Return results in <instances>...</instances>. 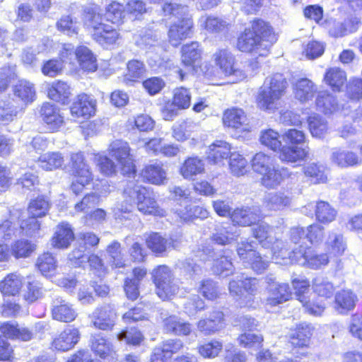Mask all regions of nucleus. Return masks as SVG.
<instances>
[{
  "label": "nucleus",
  "instance_id": "obj_20",
  "mask_svg": "<svg viewBox=\"0 0 362 362\" xmlns=\"http://www.w3.org/2000/svg\"><path fill=\"white\" fill-rule=\"evenodd\" d=\"M262 216L261 210L257 206L237 209L230 215L232 221L242 226L255 224Z\"/></svg>",
  "mask_w": 362,
  "mask_h": 362
},
{
  "label": "nucleus",
  "instance_id": "obj_54",
  "mask_svg": "<svg viewBox=\"0 0 362 362\" xmlns=\"http://www.w3.org/2000/svg\"><path fill=\"white\" fill-rule=\"evenodd\" d=\"M40 166L45 170H52L60 168L64 158L59 152H47L39 158Z\"/></svg>",
  "mask_w": 362,
  "mask_h": 362
},
{
  "label": "nucleus",
  "instance_id": "obj_45",
  "mask_svg": "<svg viewBox=\"0 0 362 362\" xmlns=\"http://www.w3.org/2000/svg\"><path fill=\"white\" fill-rule=\"evenodd\" d=\"M312 288L316 295L325 299L332 298L335 291L333 284L327 277L322 276H316L313 280Z\"/></svg>",
  "mask_w": 362,
  "mask_h": 362
},
{
  "label": "nucleus",
  "instance_id": "obj_5",
  "mask_svg": "<svg viewBox=\"0 0 362 362\" xmlns=\"http://www.w3.org/2000/svg\"><path fill=\"white\" fill-rule=\"evenodd\" d=\"M290 257L288 259H283L281 264L296 262L310 269H317L329 262L327 254L318 255L312 248L303 247L302 245L290 248Z\"/></svg>",
  "mask_w": 362,
  "mask_h": 362
},
{
  "label": "nucleus",
  "instance_id": "obj_12",
  "mask_svg": "<svg viewBox=\"0 0 362 362\" xmlns=\"http://www.w3.org/2000/svg\"><path fill=\"white\" fill-rule=\"evenodd\" d=\"M69 55H75L80 67L83 71L88 72L96 71L98 68L96 57L87 47L80 46L73 53L71 45H68V47H64L62 52L61 59L65 61L69 59Z\"/></svg>",
  "mask_w": 362,
  "mask_h": 362
},
{
  "label": "nucleus",
  "instance_id": "obj_42",
  "mask_svg": "<svg viewBox=\"0 0 362 362\" xmlns=\"http://www.w3.org/2000/svg\"><path fill=\"white\" fill-rule=\"evenodd\" d=\"M23 286V278L16 274H8L0 283V291L4 296H16Z\"/></svg>",
  "mask_w": 362,
  "mask_h": 362
},
{
  "label": "nucleus",
  "instance_id": "obj_40",
  "mask_svg": "<svg viewBox=\"0 0 362 362\" xmlns=\"http://www.w3.org/2000/svg\"><path fill=\"white\" fill-rule=\"evenodd\" d=\"M90 341L91 350L100 358H105L114 351L112 343L100 334L92 335Z\"/></svg>",
  "mask_w": 362,
  "mask_h": 362
},
{
  "label": "nucleus",
  "instance_id": "obj_2",
  "mask_svg": "<svg viewBox=\"0 0 362 362\" xmlns=\"http://www.w3.org/2000/svg\"><path fill=\"white\" fill-rule=\"evenodd\" d=\"M288 82L281 74L276 73L265 78L257 96L258 107L263 110L278 109L279 100L286 93Z\"/></svg>",
  "mask_w": 362,
  "mask_h": 362
},
{
  "label": "nucleus",
  "instance_id": "obj_23",
  "mask_svg": "<svg viewBox=\"0 0 362 362\" xmlns=\"http://www.w3.org/2000/svg\"><path fill=\"white\" fill-rule=\"evenodd\" d=\"M74 240V233L71 226L67 223H61L55 229L51 240L52 245L58 249L67 248Z\"/></svg>",
  "mask_w": 362,
  "mask_h": 362
},
{
  "label": "nucleus",
  "instance_id": "obj_53",
  "mask_svg": "<svg viewBox=\"0 0 362 362\" xmlns=\"http://www.w3.org/2000/svg\"><path fill=\"white\" fill-rule=\"evenodd\" d=\"M303 172L305 176L310 177V181L314 184L324 183L327 180L325 166L316 163L307 164L303 168Z\"/></svg>",
  "mask_w": 362,
  "mask_h": 362
},
{
  "label": "nucleus",
  "instance_id": "obj_27",
  "mask_svg": "<svg viewBox=\"0 0 362 362\" xmlns=\"http://www.w3.org/2000/svg\"><path fill=\"white\" fill-rule=\"evenodd\" d=\"M308 153V146H284L280 149L279 159L282 162L296 163L305 160Z\"/></svg>",
  "mask_w": 362,
  "mask_h": 362
},
{
  "label": "nucleus",
  "instance_id": "obj_3",
  "mask_svg": "<svg viewBox=\"0 0 362 362\" xmlns=\"http://www.w3.org/2000/svg\"><path fill=\"white\" fill-rule=\"evenodd\" d=\"M251 165L252 170L262 176V184L267 188L277 187L284 177L290 176L287 168L276 169L274 158L262 152L253 156Z\"/></svg>",
  "mask_w": 362,
  "mask_h": 362
},
{
  "label": "nucleus",
  "instance_id": "obj_6",
  "mask_svg": "<svg viewBox=\"0 0 362 362\" xmlns=\"http://www.w3.org/2000/svg\"><path fill=\"white\" fill-rule=\"evenodd\" d=\"M259 288V280L256 278L237 276L230 281L228 288L230 295L241 300L240 303L245 306L251 305L252 296L257 294Z\"/></svg>",
  "mask_w": 362,
  "mask_h": 362
},
{
  "label": "nucleus",
  "instance_id": "obj_26",
  "mask_svg": "<svg viewBox=\"0 0 362 362\" xmlns=\"http://www.w3.org/2000/svg\"><path fill=\"white\" fill-rule=\"evenodd\" d=\"M223 313L221 311H213L208 318L201 320L197 323L198 329L205 335L214 334L223 327Z\"/></svg>",
  "mask_w": 362,
  "mask_h": 362
},
{
  "label": "nucleus",
  "instance_id": "obj_56",
  "mask_svg": "<svg viewBox=\"0 0 362 362\" xmlns=\"http://www.w3.org/2000/svg\"><path fill=\"white\" fill-rule=\"evenodd\" d=\"M163 12L165 16H168L169 18H175L177 21L182 20L185 17H190L188 14V7L176 2L165 3L163 6Z\"/></svg>",
  "mask_w": 362,
  "mask_h": 362
},
{
  "label": "nucleus",
  "instance_id": "obj_8",
  "mask_svg": "<svg viewBox=\"0 0 362 362\" xmlns=\"http://www.w3.org/2000/svg\"><path fill=\"white\" fill-rule=\"evenodd\" d=\"M70 167L76 180L71 185L72 192L78 194L84 187L93 180V173L89 165L85 162L84 156L81 153H71L70 157Z\"/></svg>",
  "mask_w": 362,
  "mask_h": 362
},
{
  "label": "nucleus",
  "instance_id": "obj_4",
  "mask_svg": "<svg viewBox=\"0 0 362 362\" xmlns=\"http://www.w3.org/2000/svg\"><path fill=\"white\" fill-rule=\"evenodd\" d=\"M254 237L257 239L262 246L269 248L272 255V259L276 264H281L283 259L290 257V247L281 240L273 235V228L267 223L262 222L252 228Z\"/></svg>",
  "mask_w": 362,
  "mask_h": 362
},
{
  "label": "nucleus",
  "instance_id": "obj_48",
  "mask_svg": "<svg viewBox=\"0 0 362 362\" xmlns=\"http://www.w3.org/2000/svg\"><path fill=\"white\" fill-rule=\"evenodd\" d=\"M36 266L43 276H52L56 272L57 262L52 253L45 252L37 257Z\"/></svg>",
  "mask_w": 362,
  "mask_h": 362
},
{
  "label": "nucleus",
  "instance_id": "obj_52",
  "mask_svg": "<svg viewBox=\"0 0 362 362\" xmlns=\"http://www.w3.org/2000/svg\"><path fill=\"white\" fill-rule=\"evenodd\" d=\"M337 211L326 202L320 201L315 205L316 219L322 223H329L337 216Z\"/></svg>",
  "mask_w": 362,
  "mask_h": 362
},
{
  "label": "nucleus",
  "instance_id": "obj_36",
  "mask_svg": "<svg viewBox=\"0 0 362 362\" xmlns=\"http://www.w3.org/2000/svg\"><path fill=\"white\" fill-rule=\"evenodd\" d=\"M223 122L225 126L238 129L247 124V119L242 109L231 108L225 111Z\"/></svg>",
  "mask_w": 362,
  "mask_h": 362
},
{
  "label": "nucleus",
  "instance_id": "obj_24",
  "mask_svg": "<svg viewBox=\"0 0 362 362\" xmlns=\"http://www.w3.org/2000/svg\"><path fill=\"white\" fill-rule=\"evenodd\" d=\"M40 114L42 120L49 126V128L53 131L59 129L64 122L59 108L49 103L42 104Z\"/></svg>",
  "mask_w": 362,
  "mask_h": 362
},
{
  "label": "nucleus",
  "instance_id": "obj_7",
  "mask_svg": "<svg viewBox=\"0 0 362 362\" xmlns=\"http://www.w3.org/2000/svg\"><path fill=\"white\" fill-rule=\"evenodd\" d=\"M153 276L156 286V293L160 299L168 300L177 293L179 286L175 281L172 271L168 266H158L153 270Z\"/></svg>",
  "mask_w": 362,
  "mask_h": 362
},
{
  "label": "nucleus",
  "instance_id": "obj_51",
  "mask_svg": "<svg viewBox=\"0 0 362 362\" xmlns=\"http://www.w3.org/2000/svg\"><path fill=\"white\" fill-rule=\"evenodd\" d=\"M177 214L185 221H190L194 218L204 219L208 217V211L200 206L188 204L184 209L177 210Z\"/></svg>",
  "mask_w": 362,
  "mask_h": 362
},
{
  "label": "nucleus",
  "instance_id": "obj_39",
  "mask_svg": "<svg viewBox=\"0 0 362 362\" xmlns=\"http://www.w3.org/2000/svg\"><path fill=\"white\" fill-rule=\"evenodd\" d=\"M324 81L334 91H340L346 81V72L340 68L328 69L324 76Z\"/></svg>",
  "mask_w": 362,
  "mask_h": 362
},
{
  "label": "nucleus",
  "instance_id": "obj_46",
  "mask_svg": "<svg viewBox=\"0 0 362 362\" xmlns=\"http://www.w3.org/2000/svg\"><path fill=\"white\" fill-rule=\"evenodd\" d=\"M316 105L325 114L332 113L340 109L337 99L327 91L320 92L316 98Z\"/></svg>",
  "mask_w": 362,
  "mask_h": 362
},
{
  "label": "nucleus",
  "instance_id": "obj_1",
  "mask_svg": "<svg viewBox=\"0 0 362 362\" xmlns=\"http://www.w3.org/2000/svg\"><path fill=\"white\" fill-rule=\"evenodd\" d=\"M276 41L277 35L269 23L262 19H255L252 23V28H245L239 36L237 47L241 52L264 57Z\"/></svg>",
  "mask_w": 362,
  "mask_h": 362
},
{
  "label": "nucleus",
  "instance_id": "obj_33",
  "mask_svg": "<svg viewBox=\"0 0 362 362\" xmlns=\"http://www.w3.org/2000/svg\"><path fill=\"white\" fill-rule=\"evenodd\" d=\"M230 153V146L228 143L216 141L209 146L207 159L210 163L218 164L227 159Z\"/></svg>",
  "mask_w": 362,
  "mask_h": 362
},
{
  "label": "nucleus",
  "instance_id": "obj_55",
  "mask_svg": "<svg viewBox=\"0 0 362 362\" xmlns=\"http://www.w3.org/2000/svg\"><path fill=\"white\" fill-rule=\"evenodd\" d=\"M139 211L145 214H152L155 216H163L165 211L160 208L156 199L151 197L144 195V199H141L136 206Z\"/></svg>",
  "mask_w": 362,
  "mask_h": 362
},
{
  "label": "nucleus",
  "instance_id": "obj_29",
  "mask_svg": "<svg viewBox=\"0 0 362 362\" xmlns=\"http://www.w3.org/2000/svg\"><path fill=\"white\" fill-rule=\"evenodd\" d=\"M141 175L145 180L153 185H163L167 180L166 172L163 168V165L159 163L145 166Z\"/></svg>",
  "mask_w": 362,
  "mask_h": 362
},
{
  "label": "nucleus",
  "instance_id": "obj_59",
  "mask_svg": "<svg viewBox=\"0 0 362 362\" xmlns=\"http://www.w3.org/2000/svg\"><path fill=\"white\" fill-rule=\"evenodd\" d=\"M145 72V67L142 62L138 60H132L127 64V71L124 76V81L127 84L136 81L141 78Z\"/></svg>",
  "mask_w": 362,
  "mask_h": 362
},
{
  "label": "nucleus",
  "instance_id": "obj_63",
  "mask_svg": "<svg viewBox=\"0 0 362 362\" xmlns=\"http://www.w3.org/2000/svg\"><path fill=\"white\" fill-rule=\"evenodd\" d=\"M15 95L25 102H32L35 95L33 84L27 81H20L15 86Z\"/></svg>",
  "mask_w": 362,
  "mask_h": 362
},
{
  "label": "nucleus",
  "instance_id": "obj_10",
  "mask_svg": "<svg viewBox=\"0 0 362 362\" xmlns=\"http://www.w3.org/2000/svg\"><path fill=\"white\" fill-rule=\"evenodd\" d=\"M129 151L128 144L122 140H115L109 146L110 155L117 160L124 175L135 173L133 157Z\"/></svg>",
  "mask_w": 362,
  "mask_h": 362
},
{
  "label": "nucleus",
  "instance_id": "obj_61",
  "mask_svg": "<svg viewBox=\"0 0 362 362\" xmlns=\"http://www.w3.org/2000/svg\"><path fill=\"white\" fill-rule=\"evenodd\" d=\"M36 246L29 240H21L11 246V254L16 258H25L30 255Z\"/></svg>",
  "mask_w": 362,
  "mask_h": 362
},
{
  "label": "nucleus",
  "instance_id": "obj_15",
  "mask_svg": "<svg viewBox=\"0 0 362 362\" xmlns=\"http://www.w3.org/2000/svg\"><path fill=\"white\" fill-rule=\"evenodd\" d=\"M215 62L226 76L235 77L236 81H242L246 74L242 70L236 68L235 59L228 50L221 49L214 54Z\"/></svg>",
  "mask_w": 362,
  "mask_h": 362
},
{
  "label": "nucleus",
  "instance_id": "obj_41",
  "mask_svg": "<svg viewBox=\"0 0 362 362\" xmlns=\"http://www.w3.org/2000/svg\"><path fill=\"white\" fill-rule=\"evenodd\" d=\"M1 332L4 337L10 339H17L22 341H29L33 338V333L25 327H18L14 323L6 322L0 327Z\"/></svg>",
  "mask_w": 362,
  "mask_h": 362
},
{
  "label": "nucleus",
  "instance_id": "obj_31",
  "mask_svg": "<svg viewBox=\"0 0 362 362\" xmlns=\"http://www.w3.org/2000/svg\"><path fill=\"white\" fill-rule=\"evenodd\" d=\"M291 199L284 192H273L265 195L263 200L264 206L269 211H281L289 206Z\"/></svg>",
  "mask_w": 362,
  "mask_h": 362
},
{
  "label": "nucleus",
  "instance_id": "obj_50",
  "mask_svg": "<svg viewBox=\"0 0 362 362\" xmlns=\"http://www.w3.org/2000/svg\"><path fill=\"white\" fill-rule=\"evenodd\" d=\"M201 58V49L197 42L185 45L182 47V62L186 66H193Z\"/></svg>",
  "mask_w": 362,
  "mask_h": 362
},
{
  "label": "nucleus",
  "instance_id": "obj_38",
  "mask_svg": "<svg viewBox=\"0 0 362 362\" xmlns=\"http://www.w3.org/2000/svg\"><path fill=\"white\" fill-rule=\"evenodd\" d=\"M199 22L202 27L212 33L226 32L230 26L226 19L214 16H202Z\"/></svg>",
  "mask_w": 362,
  "mask_h": 362
},
{
  "label": "nucleus",
  "instance_id": "obj_49",
  "mask_svg": "<svg viewBox=\"0 0 362 362\" xmlns=\"http://www.w3.org/2000/svg\"><path fill=\"white\" fill-rule=\"evenodd\" d=\"M308 123L310 134L313 137L323 138L328 133L327 120L319 115H313L308 117Z\"/></svg>",
  "mask_w": 362,
  "mask_h": 362
},
{
  "label": "nucleus",
  "instance_id": "obj_18",
  "mask_svg": "<svg viewBox=\"0 0 362 362\" xmlns=\"http://www.w3.org/2000/svg\"><path fill=\"white\" fill-rule=\"evenodd\" d=\"M95 110L96 101L90 95L81 94L73 103L71 112L76 118L88 119L95 115Z\"/></svg>",
  "mask_w": 362,
  "mask_h": 362
},
{
  "label": "nucleus",
  "instance_id": "obj_47",
  "mask_svg": "<svg viewBox=\"0 0 362 362\" xmlns=\"http://www.w3.org/2000/svg\"><path fill=\"white\" fill-rule=\"evenodd\" d=\"M70 95L69 86L63 81L53 83L48 90L49 98L62 104L68 103Z\"/></svg>",
  "mask_w": 362,
  "mask_h": 362
},
{
  "label": "nucleus",
  "instance_id": "obj_35",
  "mask_svg": "<svg viewBox=\"0 0 362 362\" xmlns=\"http://www.w3.org/2000/svg\"><path fill=\"white\" fill-rule=\"evenodd\" d=\"M163 328L167 333L175 335H188L191 332L190 324L175 315L163 320Z\"/></svg>",
  "mask_w": 362,
  "mask_h": 362
},
{
  "label": "nucleus",
  "instance_id": "obj_9",
  "mask_svg": "<svg viewBox=\"0 0 362 362\" xmlns=\"http://www.w3.org/2000/svg\"><path fill=\"white\" fill-rule=\"evenodd\" d=\"M292 285L295 290L297 299L302 303L306 312L313 315H321L325 309V304L322 302L316 303L310 299L309 281L304 279H293Z\"/></svg>",
  "mask_w": 362,
  "mask_h": 362
},
{
  "label": "nucleus",
  "instance_id": "obj_43",
  "mask_svg": "<svg viewBox=\"0 0 362 362\" xmlns=\"http://www.w3.org/2000/svg\"><path fill=\"white\" fill-rule=\"evenodd\" d=\"M204 171V164L202 160L197 157L188 158L182 165L180 172L185 179H193L194 176Z\"/></svg>",
  "mask_w": 362,
  "mask_h": 362
},
{
  "label": "nucleus",
  "instance_id": "obj_21",
  "mask_svg": "<svg viewBox=\"0 0 362 362\" xmlns=\"http://www.w3.org/2000/svg\"><path fill=\"white\" fill-rule=\"evenodd\" d=\"M79 339V330L75 327H68L53 341L52 346L59 351H67L78 343Z\"/></svg>",
  "mask_w": 362,
  "mask_h": 362
},
{
  "label": "nucleus",
  "instance_id": "obj_57",
  "mask_svg": "<svg viewBox=\"0 0 362 362\" xmlns=\"http://www.w3.org/2000/svg\"><path fill=\"white\" fill-rule=\"evenodd\" d=\"M229 158V168L233 175L239 177L247 173V160L241 154L231 153Z\"/></svg>",
  "mask_w": 362,
  "mask_h": 362
},
{
  "label": "nucleus",
  "instance_id": "obj_44",
  "mask_svg": "<svg viewBox=\"0 0 362 362\" xmlns=\"http://www.w3.org/2000/svg\"><path fill=\"white\" fill-rule=\"evenodd\" d=\"M93 38L102 46L112 45L119 39V34L112 26L104 24L96 33H93Z\"/></svg>",
  "mask_w": 362,
  "mask_h": 362
},
{
  "label": "nucleus",
  "instance_id": "obj_60",
  "mask_svg": "<svg viewBox=\"0 0 362 362\" xmlns=\"http://www.w3.org/2000/svg\"><path fill=\"white\" fill-rule=\"evenodd\" d=\"M105 18L114 24L122 22L124 17V8L122 4L112 1L105 8Z\"/></svg>",
  "mask_w": 362,
  "mask_h": 362
},
{
  "label": "nucleus",
  "instance_id": "obj_62",
  "mask_svg": "<svg viewBox=\"0 0 362 362\" xmlns=\"http://www.w3.org/2000/svg\"><path fill=\"white\" fill-rule=\"evenodd\" d=\"M49 207V202L47 199L44 197H37L30 202L28 211L30 216L38 218L45 216Z\"/></svg>",
  "mask_w": 362,
  "mask_h": 362
},
{
  "label": "nucleus",
  "instance_id": "obj_13",
  "mask_svg": "<svg viewBox=\"0 0 362 362\" xmlns=\"http://www.w3.org/2000/svg\"><path fill=\"white\" fill-rule=\"evenodd\" d=\"M147 194V190L141 185L136 184L134 181L127 182L123 190L124 201L118 205L117 209L122 212H129L137 206L144 195Z\"/></svg>",
  "mask_w": 362,
  "mask_h": 362
},
{
  "label": "nucleus",
  "instance_id": "obj_25",
  "mask_svg": "<svg viewBox=\"0 0 362 362\" xmlns=\"http://www.w3.org/2000/svg\"><path fill=\"white\" fill-rule=\"evenodd\" d=\"M317 91L316 85L307 78L297 80L293 85L295 98L302 103L312 100Z\"/></svg>",
  "mask_w": 362,
  "mask_h": 362
},
{
  "label": "nucleus",
  "instance_id": "obj_32",
  "mask_svg": "<svg viewBox=\"0 0 362 362\" xmlns=\"http://www.w3.org/2000/svg\"><path fill=\"white\" fill-rule=\"evenodd\" d=\"M83 21L86 27L96 33L104 25L103 18L96 5H88L83 7Z\"/></svg>",
  "mask_w": 362,
  "mask_h": 362
},
{
  "label": "nucleus",
  "instance_id": "obj_64",
  "mask_svg": "<svg viewBox=\"0 0 362 362\" xmlns=\"http://www.w3.org/2000/svg\"><path fill=\"white\" fill-rule=\"evenodd\" d=\"M321 25L332 37L338 38L346 35L342 21L329 18L322 21Z\"/></svg>",
  "mask_w": 362,
  "mask_h": 362
},
{
  "label": "nucleus",
  "instance_id": "obj_58",
  "mask_svg": "<svg viewBox=\"0 0 362 362\" xmlns=\"http://www.w3.org/2000/svg\"><path fill=\"white\" fill-rule=\"evenodd\" d=\"M327 250L334 255H341L344 253L346 245L341 234L331 232L326 240Z\"/></svg>",
  "mask_w": 362,
  "mask_h": 362
},
{
  "label": "nucleus",
  "instance_id": "obj_19",
  "mask_svg": "<svg viewBox=\"0 0 362 362\" xmlns=\"http://www.w3.org/2000/svg\"><path fill=\"white\" fill-rule=\"evenodd\" d=\"M147 247L158 256H163L172 249L177 247V243L173 238L163 237L158 233H152L146 240Z\"/></svg>",
  "mask_w": 362,
  "mask_h": 362
},
{
  "label": "nucleus",
  "instance_id": "obj_30",
  "mask_svg": "<svg viewBox=\"0 0 362 362\" xmlns=\"http://www.w3.org/2000/svg\"><path fill=\"white\" fill-rule=\"evenodd\" d=\"M269 296L267 298V304L276 306L288 300L291 292L288 284H272L268 288Z\"/></svg>",
  "mask_w": 362,
  "mask_h": 362
},
{
  "label": "nucleus",
  "instance_id": "obj_34",
  "mask_svg": "<svg viewBox=\"0 0 362 362\" xmlns=\"http://www.w3.org/2000/svg\"><path fill=\"white\" fill-rule=\"evenodd\" d=\"M358 298L351 290H341L335 295V309L339 313H346L353 310Z\"/></svg>",
  "mask_w": 362,
  "mask_h": 362
},
{
  "label": "nucleus",
  "instance_id": "obj_37",
  "mask_svg": "<svg viewBox=\"0 0 362 362\" xmlns=\"http://www.w3.org/2000/svg\"><path fill=\"white\" fill-rule=\"evenodd\" d=\"M312 327L309 325L300 324L290 332L291 343L295 346H307L312 336Z\"/></svg>",
  "mask_w": 362,
  "mask_h": 362
},
{
  "label": "nucleus",
  "instance_id": "obj_16",
  "mask_svg": "<svg viewBox=\"0 0 362 362\" xmlns=\"http://www.w3.org/2000/svg\"><path fill=\"white\" fill-rule=\"evenodd\" d=\"M78 316L74 305L66 300L57 297L53 300L52 305V317L61 322H71Z\"/></svg>",
  "mask_w": 362,
  "mask_h": 362
},
{
  "label": "nucleus",
  "instance_id": "obj_22",
  "mask_svg": "<svg viewBox=\"0 0 362 362\" xmlns=\"http://www.w3.org/2000/svg\"><path fill=\"white\" fill-rule=\"evenodd\" d=\"M239 236V232L235 226L229 223H218L214 228L211 239L218 245L230 244Z\"/></svg>",
  "mask_w": 362,
  "mask_h": 362
},
{
  "label": "nucleus",
  "instance_id": "obj_14",
  "mask_svg": "<svg viewBox=\"0 0 362 362\" xmlns=\"http://www.w3.org/2000/svg\"><path fill=\"white\" fill-rule=\"evenodd\" d=\"M91 318L95 327L102 330L111 329L117 319L115 308L111 304L98 307L93 312Z\"/></svg>",
  "mask_w": 362,
  "mask_h": 362
},
{
  "label": "nucleus",
  "instance_id": "obj_28",
  "mask_svg": "<svg viewBox=\"0 0 362 362\" xmlns=\"http://www.w3.org/2000/svg\"><path fill=\"white\" fill-rule=\"evenodd\" d=\"M331 160L341 168L354 166L362 163V159L356 153L340 148L333 149Z\"/></svg>",
  "mask_w": 362,
  "mask_h": 362
},
{
  "label": "nucleus",
  "instance_id": "obj_17",
  "mask_svg": "<svg viewBox=\"0 0 362 362\" xmlns=\"http://www.w3.org/2000/svg\"><path fill=\"white\" fill-rule=\"evenodd\" d=\"M193 21L191 17L183 18L173 23L168 30L170 42L173 46L178 45L180 42L189 37L192 33Z\"/></svg>",
  "mask_w": 362,
  "mask_h": 362
},
{
  "label": "nucleus",
  "instance_id": "obj_11",
  "mask_svg": "<svg viewBox=\"0 0 362 362\" xmlns=\"http://www.w3.org/2000/svg\"><path fill=\"white\" fill-rule=\"evenodd\" d=\"M237 252L245 266H250L258 274L262 273L269 266V262L264 260L259 253L253 250V246L250 243L241 242L238 243Z\"/></svg>",
  "mask_w": 362,
  "mask_h": 362
}]
</instances>
